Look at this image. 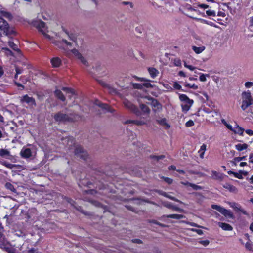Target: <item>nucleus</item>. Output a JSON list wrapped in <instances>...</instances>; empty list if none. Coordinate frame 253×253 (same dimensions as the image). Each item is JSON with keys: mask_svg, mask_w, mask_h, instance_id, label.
I'll return each instance as SVG.
<instances>
[{"mask_svg": "<svg viewBox=\"0 0 253 253\" xmlns=\"http://www.w3.org/2000/svg\"><path fill=\"white\" fill-rule=\"evenodd\" d=\"M68 108L65 110L58 111L52 115L54 121L58 123H65L66 122H72L78 121L81 119V116L74 112H67Z\"/></svg>", "mask_w": 253, "mask_h": 253, "instance_id": "obj_1", "label": "nucleus"}, {"mask_svg": "<svg viewBox=\"0 0 253 253\" xmlns=\"http://www.w3.org/2000/svg\"><path fill=\"white\" fill-rule=\"evenodd\" d=\"M16 35V32L10 27L8 22L1 16H0V39L5 36L8 38L12 39Z\"/></svg>", "mask_w": 253, "mask_h": 253, "instance_id": "obj_2", "label": "nucleus"}, {"mask_svg": "<svg viewBox=\"0 0 253 253\" xmlns=\"http://www.w3.org/2000/svg\"><path fill=\"white\" fill-rule=\"evenodd\" d=\"M241 97L242 100L241 108L245 111L248 107L253 104V98L249 91L243 92Z\"/></svg>", "mask_w": 253, "mask_h": 253, "instance_id": "obj_3", "label": "nucleus"}, {"mask_svg": "<svg viewBox=\"0 0 253 253\" xmlns=\"http://www.w3.org/2000/svg\"><path fill=\"white\" fill-rule=\"evenodd\" d=\"M32 24L34 27L38 29L39 31L41 32L46 38L49 39H51V36L47 34L48 30L44 22L40 20H38L33 21Z\"/></svg>", "mask_w": 253, "mask_h": 253, "instance_id": "obj_4", "label": "nucleus"}, {"mask_svg": "<svg viewBox=\"0 0 253 253\" xmlns=\"http://www.w3.org/2000/svg\"><path fill=\"white\" fill-rule=\"evenodd\" d=\"M211 208L213 209L216 210L226 217L231 219L234 218V216L232 212L220 206L217 205H212Z\"/></svg>", "mask_w": 253, "mask_h": 253, "instance_id": "obj_5", "label": "nucleus"}, {"mask_svg": "<svg viewBox=\"0 0 253 253\" xmlns=\"http://www.w3.org/2000/svg\"><path fill=\"white\" fill-rule=\"evenodd\" d=\"M123 104L124 106L131 111L133 113H134L137 116L141 115V113L138 108L133 104L131 102L127 100H125L123 102Z\"/></svg>", "mask_w": 253, "mask_h": 253, "instance_id": "obj_6", "label": "nucleus"}, {"mask_svg": "<svg viewBox=\"0 0 253 253\" xmlns=\"http://www.w3.org/2000/svg\"><path fill=\"white\" fill-rule=\"evenodd\" d=\"M75 154L77 157L83 159V160H86L88 157L87 152L81 146H77L76 147Z\"/></svg>", "mask_w": 253, "mask_h": 253, "instance_id": "obj_7", "label": "nucleus"}, {"mask_svg": "<svg viewBox=\"0 0 253 253\" xmlns=\"http://www.w3.org/2000/svg\"><path fill=\"white\" fill-rule=\"evenodd\" d=\"M71 52L83 64L86 66H88L87 60L82 56L77 49H73L72 50Z\"/></svg>", "mask_w": 253, "mask_h": 253, "instance_id": "obj_8", "label": "nucleus"}, {"mask_svg": "<svg viewBox=\"0 0 253 253\" xmlns=\"http://www.w3.org/2000/svg\"><path fill=\"white\" fill-rule=\"evenodd\" d=\"M145 98L151 101V105L154 108L153 109L154 111L162 109V105L157 100L149 96H145Z\"/></svg>", "mask_w": 253, "mask_h": 253, "instance_id": "obj_9", "label": "nucleus"}, {"mask_svg": "<svg viewBox=\"0 0 253 253\" xmlns=\"http://www.w3.org/2000/svg\"><path fill=\"white\" fill-rule=\"evenodd\" d=\"M21 102H25L30 105L36 106V103L34 98L29 97L28 95H25L21 99Z\"/></svg>", "mask_w": 253, "mask_h": 253, "instance_id": "obj_10", "label": "nucleus"}, {"mask_svg": "<svg viewBox=\"0 0 253 253\" xmlns=\"http://www.w3.org/2000/svg\"><path fill=\"white\" fill-rule=\"evenodd\" d=\"M20 154L22 158L28 159L32 156V152L30 148L23 147L21 150Z\"/></svg>", "mask_w": 253, "mask_h": 253, "instance_id": "obj_11", "label": "nucleus"}, {"mask_svg": "<svg viewBox=\"0 0 253 253\" xmlns=\"http://www.w3.org/2000/svg\"><path fill=\"white\" fill-rule=\"evenodd\" d=\"M231 207L234 209L236 211L241 212L243 214L248 215L247 212L242 208L241 206L236 203L233 202L230 203Z\"/></svg>", "mask_w": 253, "mask_h": 253, "instance_id": "obj_12", "label": "nucleus"}, {"mask_svg": "<svg viewBox=\"0 0 253 253\" xmlns=\"http://www.w3.org/2000/svg\"><path fill=\"white\" fill-rule=\"evenodd\" d=\"M8 39V42H4L2 40L0 39L1 42H3L4 44H5L6 43H7L8 45L9 46L10 48H11L13 50L17 51L19 52L20 50L18 48V46L16 44H15L11 40L12 39Z\"/></svg>", "mask_w": 253, "mask_h": 253, "instance_id": "obj_13", "label": "nucleus"}, {"mask_svg": "<svg viewBox=\"0 0 253 253\" xmlns=\"http://www.w3.org/2000/svg\"><path fill=\"white\" fill-rule=\"evenodd\" d=\"M218 225L221 228L222 230L225 231H232L233 230L232 226L226 223L219 222L218 223Z\"/></svg>", "mask_w": 253, "mask_h": 253, "instance_id": "obj_14", "label": "nucleus"}, {"mask_svg": "<svg viewBox=\"0 0 253 253\" xmlns=\"http://www.w3.org/2000/svg\"><path fill=\"white\" fill-rule=\"evenodd\" d=\"M223 187L229 190L230 192L236 194L238 192V189L234 186L228 183H226L223 185Z\"/></svg>", "mask_w": 253, "mask_h": 253, "instance_id": "obj_15", "label": "nucleus"}, {"mask_svg": "<svg viewBox=\"0 0 253 253\" xmlns=\"http://www.w3.org/2000/svg\"><path fill=\"white\" fill-rule=\"evenodd\" d=\"M130 123H133L137 126H142V125L146 124V123L144 121H139V120H128L124 123V124H128Z\"/></svg>", "mask_w": 253, "mask_h": 253, "instance_id": "obj_16", "label": "nucleus"}, {"mask_svg": "<svg viewBox=\"0 0 253 253\" xmlns=\"http://www.w3.org/2000/svg\"><path fill=\"white\" fill-rule=\"evenodd\" d=\"M51 63L53 67L57 68L60 66L61 64V60L58 57H54L51 60Z\"/></svg>", "mask_w": 253, "mask_h": 253, "instance_id": "obj_17", "label": "nucleus"}, {"mask_svg": "<svg viewBox=\"0 0 253 253\" xmlns=\"http://www.w3.org/2000/svg\"><path fill=\"white\" fill-rule=\"evenodd\" d=\"M139 107L142 110L143 114H149L150 113V108L145 104L143 103H140L139 105Z\"/></svg>", "mask_w": 253, "mask_h": 253, "instance_id": "obj_18", "label": "nucleus"}, {"mask_svg": "<svg viewBox=\"0 0 253 253\" xmlns=\"http://www.w3.org/2000/svg\"><path fill=\"white\" fill-rule=\"evenodd\" d=\"M157 122L164 127L165 128H169L170 127V126L167 123V120L166 119L163 118L160 120H157Z\"/></svg>", "mask_w": 253, "mask_h": 253, "instance_id": "obj_19", "label": "nucleus"}, {"mask_svg": "<svg viewBox=\"0 0 253 253\" xmlns=\"http://www.w3.org/2000/svg\"><path fill=\"white\" fill-rule=\"evenodd\" d=\"M55 96L62 101L66 100V98L60 90H56L54 92Z\"/></svg>", "mask_w": 253, "mask_h": 253, "instance_id": "obj_20", "label": "nucleus"}, {"mask_svg": "<svg viewBox=\"0 0 253 253\" xmlns=\"http://www.w3.org/2000/svg\"><path fill=\"white\" fill-rule=\"evenodd\" d=\"M185 104H182L181 105L182 109L183 111L187 112L190 108L191 106L192 105L193 102H185Z\"/></svg>", "mask_w": 253, "mask_h": 253, "instance_id": "obj_21", "label": "nucleus"}, {"mask_svg": "<svg viewBox=\"0 0 253 253\" xmlns=\"http://www.w3.org/2000/svg\"><path fill=\"white\" fill-rule=\"evenodd\" d=\"M148 71L152 78H155L159 74V71L154 68H149Z\"/></svg>", "mask_w": 253, "mask_h": 253, "instance_id": "obj_22", "label": "nucleus"}, {"mask_svg": "<svg viewBox=\"0 0 253 253\" xmlns=\"http://www.w3.org/2000/svg\"><path fill=\"white\" fill-rule=\"evenodd\" d=\"M248 145L246 143H239L235 145L236 149L239 151H241L242 150H246L248 148Z\"/></svg>", "mask_w": 253, "mask_h": 253, "instance_id": "obj_23", "label": "nucleus"}, {"mask_svg": "<svg viewBox=\"0 0 253 253\" xmlns=\"http://www.w3.org/2000/svg\"><path fill=\"white\" fill-rule=\"evenodd\" d=\"M192 48L196 54H200L205 49V47L204 46H202L200 47L193 46Z\"/></svg>", "mask_w": 253, "mask_h": 253, "instance_id": "obj_24", "label": "nucleus"}, {"mask_svg": "<svg viewBox=\"0 0 253 253\" xmlns=\"http://www.w3.org/2000/svg\"><path fill=\"white\" fill-rule=\"evenodd\" d=\"M231 131H233L235 133L239 134L240 135H243L244 129L241 127L237 126L234 128H233V130Z\"/></svg>", "mask_w": 253, "mask_h": 253, "instance_id": "obj_25", "label": "nucleus"}, {"mask_svg": "<svg viewBox=\"0 0 253 253\" xmlns=\"http://www.w3.org/2000/svg\"><path fill=\"white\" fill-rule=\"evenodd\" d=\"M179 99L181 101L185 102H193V100L189 99L185 94H180L179 95Z\"/></svg>", "mask_w": 253, "mask_h": 253, "instance_id": "obj_26", "label": "nucleus"}, {"mask_svg": "<svg viewBox=\"0 0 253 253\" xmlns=\"http://www.w3.org/2000/svg\"><path fill=\"white\" fill-rule=\"evenodd\" d=\"M168 218H173L176 219H180L185 217L183 215L177 214H169L166 216Z\"/></svg>", "mask_w": 253, "mask_h": 253, "instance_id": "obj_27", "label": "nucleus"}, {"mask_svg": "<svg viewBox=\"0 0 253 253\" xmlns=\"http://www.w3.org/2000/svg\"><path fill=\"white\" fill-rule=\"evenodd\" d=\"M10 152L6 149H1L0 150V156L7 158L10 156Z\"/></svg>", "mask_w": 253, "mask_h": 253, "instance_id": "obj_28", "label": "nucleus"}, {"mask_svg": "<svg viewBox=\"0 0 253 253\" xmlns=\"http://www.w3.org/2000/svg\"><path fill=\"white\" fill-rule=\"evenodd\" d=\"M212 173L213 179L218 180H221L222 179V175L220 173L215 171H212Z\"/></svg>", "mask_w": 253, "mask_h": 253, "instance_id": "obj_29", "label": "nucleus"}, {"mask_svg": "<svg viewBox=\"0 0 253 253\" xmlns=\"http://www.w3.org/2000/svg\"><path fill=\"white\" fill-rule=\"evenodd\" d=\"M2 238L0 239V247L5 250L9 246L8 242L6 241L2 240Z\"/></svg>", "mask_w": 253, "mask_h": 253, "instance_id": "obj_30", "label": "nucleus"}, {"mask_svg": "<svg viewBox=\"0 0 253 253\" xmlns=\"http://www.w3.org/2000/svg\"><path fill=\"white\" fill-rule=\"evenodd\" d=\"M206 150V145L203 144L200 148V150L199 151V153L200 154V157L201 158H203L204 157L205 151Z\"/></svg>", "mask_w": 253, "mask_h": 253, "instance_id": "obj_31", "label": "nucleus"}, {"mask_svg": "<svg viewBox=\"0 0 253 253\" xmlns=\"http://www.w3.org/2000/svg\"><path fill=\"white\" fill-rule=\"evenodd\" d=\"M5 186L7 189L10 190L12 192L14 193L16 192V189L14 188V186L11 183L7 182L5 184Z\"/></svg>", "mask_w": 253, "mask_h": 253, "instance_id": "obj_32", "label": "nucleus"}, {"mask_svg": "<svg viewBox=\"0 0 253 253\" xmlns=\"http://www.w3.org/2000/svg\"><path fill=\"white\" fill-rule=\"evenodd\" d=\"M245 248L249 251H253V247H252V243L250 240H249L248 241L245 245Z\"/></svg>", "mask_w": 253, "mask_h": 253, "instance_id": "obj_33", "label": "nucleus"}, {"mask_svg": "<svg viewBox=\"0 0 253 253\" xmlns=\"http://www.w3.org/2000/svg\"><path fill=\"white\" fill-rule=\"evenodd\" d=\"M184 86L186 87L189 88H192L193 89H197L198 88V86L195 84H191L187 83V82H185L184 83Z\"/></svg>", "mask_w": 253, "mask_h": 253, "instance_id": "obj_34", "label": "nucleus"}, {"mask_svg": "<svg viewBox=\"0 0 253 253\" xmlns=\"http://www.w3.org/2000/svg\"><path fill=\"white\" fill-rule=\"evenodd\" d=\"M62 90L66 92L67 93H70L72 95L75 94L74 90L70 88L63 87H62Z\"/></svg>", "mask_w": 253, "mask_h": 253, "instance_id": "obj_35", "label": "nucleus"}, {"mask_svg": "<svg viewBox=\"0 0 253 253\" xmlns=\"http://www.w3.org/2000/svg\"><path fill=\"white\" fill-rule=\"evenodd\" d=\"M0 14H1V16H2L6 18L10 19L12 18L11 14L8 12L4 11H1L0 12Z\"/></svg>", "mask_w": 253, "mask_h": 253, "instance_id": "obj_36", "label": "nucleus"}, {"mask_svg": "<svg viewBox=\"0 0 253 253\" xmlns=\"http://www.w3.org/2000/svg\"><path fill=\"white\" fill-rule=\"evenodd\" d=\"M106 87L107 88L109 93L111 94H116L117 93V91L115 88L109 85H107Z\"/></svg>", "mask_w": 253, "mask_h": 253, "instance_id": "obj_37", "label": "nucleus"}, {"mask_svg": "<svg viewBox=\"0 0 253 253\" xmlns=\"http://www.w3.org/2000/svg\"><path fill=\"white\" fill-rule=\"evenodd\" d=\"M187 184L189 186L192 187L193 189L196 190H201L202 189V187L201 186L196 185L195 184L191 183L188 182H187Z\"/></svg>", "mask_w": 253, "mask_h": 253, "instance_id": "obj_38", "label": "nucleus"}, {"mask_svg": "<svg viewBox=\"0 0 253 253\" xmlns=\"http://www.w3.org/2000/svg\"><path fill=\"white\" fill-rule=\"evenodd\" d=\"M97 105L103 109L107 110L108 111L111 112L109 109V106L106 104L98 103Z\"/></svg>", "mask_w": 253, "mask_h": 253, "instance_id": "obj_39", "label": "nucleus"}, {"mask_svg": "<svg viewBox=\"0 0 253 253\" xmlns=\"http://www.w3.org/2000/svg\"><path fill=\"white\" fill-rule=\"evenodd\" d=\"M194 194L195 195L196 198L199 202H201L203 201L204 197L201 193H198V192H196V193H194Z\"/></svg>", "mask_w": 253, "mask_h": 253, "instance_id": "obj_40", "label": "nucleus"}, {"mask_svg": "<svg viewBox=\"0 0 253 253\" xmlns=\"http://www.w3.org/2000/svg\"><path fill=\"white\" fill-rule=\"evenodd\" d=\"M246 159V156H243V157H236L234 159L232 162L234 164V165H236V162H240L242 160H244Z\"/></svg>", "mask_w": 253, "mask_h": 253, "instance_id": "obj_41", "label": "nucleus"}, {"mask_svg": "<svg viewBox=\"0 0 253 253\" xmlns=\"http://www.w3.org/2000/svg\"><path fill=\"white\" fill-rule=\"evenodd\" d=\"M93 69L95 70L94 72L91 71L92 73H97L98 74H99V72L101 69V67L100 64H98L95 65V67H93Z\"/></svg>", "mask_w": 253, "mask_h": 253, "instance_id": "obj_42", "label": "nucleus"}, {"mask_svg": "<svg viewBox=\"0 0 253 253\" xmlns=\"http://www.w3.org/2000/svg\"><path fill=\"white\" fill-rule=\"evenodd\" d=\"M165 197H167V198H168L169 199H171L172 200H173L174 201H176V202H179L180 203L183 204L182 202H181L180 200H179L178 199H176L175 197L171 196L168 194L167 193L166 194V196H165Z\"/></svg>", "mask_w": 253, "mask_h": 253, "instance_id": "obj_43", "label": "nucleus"}, {"mask_svg": "<svg viewBox=\"0 0 253 253\" xmlns=\"http://www.w3.org/2000/svg\"><path fill=\"white\" fill-rule=\"evenodd\" d=\"M121 4L123 5H128L131 9H133L134 7V4L131 2L123 1L121 2Z\"/></svg>", "mask_w": 253, "mask_h": 253, "instance_id": "obj_44", "label": "nucleus"}, {"mask_svg": "<svg viewBox=\"0 0 253 253\" xmlns=\"http://www.w3.org/2000/svg\"><path fill=\"white\" fill-rule=\"evenodd\" d=\"M221 122L225 125L227 127V128L229 129H230V130H233V128L232 127V126L228 124L226 122V121L224 120V119H222L221 120Z\"/></svg>", "mask_w": 253, "mask_h": 253, "instance_id": "obj_45", "label": "nucleus"}, {"mask_svg": "<svg viewBox=\"0 0 253 253\" xmlns=\"http://www.w3.org/2000/svg\"><path fill=\"white\" fill-rule=\"evenodd\" d=\"M91 203L94 205V206H96V207H103V208L104 209L105 208V207H103L102 206V205L99 203V202L98 201H91Z\"/></svg>", "mask_w": 253, "mask_h": 253, "instance_id": "obj_46", "label": "nucleus"}, {"mask_svg": "<svg viewBox=\"0 0 253 253\" xmlns=\"http://www.w3.org/2000/svg\"><path fill=\"white\" fill-rule=\"evenodd\" d=\"M66 33L68 35L69 39L75 42L76 40V37L72 34H69L67 32H66Z\"/></svg>", "mask_w": 253, "mask_h": 253, "instance_id": "obj_47", "label": "nucleus"}, {"mask_svg": "<svg viewBox=\"0 0 253 253\" xmlns=\"http://www.w3.org/2000/svg\"><path fill=\"white\" fill-rule=\"evenodd\" d=\"M163 205L165 207L169 209H172V208H173V205L170 203L164 202L163 203Z\"/></svg>", "mask_w": 253, "mask_h": 253, "instance_id": "obj_48", "label": "nucleus"}, {"mask_svg": "<svg viewBox=\"0 0 253 253\" xmlns=\"http://www.w3.org/2000/svg\"><path fill=\"white\" fill-rule=\"evenodd\" d=\"M5 250L8 253H16L15 252V250L13 248L10 247L9 246L6 248V249Z\"/></svg>", "mask_w": 253, "mask_h": 253, "instance_id": "obj_49", "label": "nucleus"}, {"mask_svg": "<svg viewBox=\"0 0 253 253\" xmlns=\"http://www.w3.org/2000/svg\"><path fill=\"white\" fill-rule=\"evenodd\" d=\"M199 243L204 246H207L209 244V241L208 240H200L199 241Z\"/></svg>", "mask_w": 253, "mask_h": 253, "instance_id": "obj_50", "label": "nucleus"}, {"mask_svg": "<svg viewBox=\"0 0 253 253\" xmlns=\"http://www.w3.org/2000/svg\"><path fill=\"white\" fill-rule=\"evenodd\" d=\"M151 158H152L153 159H155L157 160V161H159V160L162 159L165 157L164 155H160V156H151Z\"/></svg>", "mask_w": 253, "mask_h": 253, "instance_id": "obj_51", "label": "nucleus"}, {"mask_svg": "<svg viewBox=\"0 0 253 253\" xmlns=\"http://www.w3.org/2000/svg\"><path fill=\"white\" fill-rule=\"evenodd\" d=\"M206 13L208 16H215V12L214 11L208 10L206 11Z\"/></svg>", "mask_w": 253, "mask_h": 253, "instance_id": "obj_52", "label": "nucleus"}, {"mask_svg": "<svg viewBox=\"0 0 253 253\" xmlns=\"http://www.w3.org/2000/svg\"><path fill=\"white\" fill-rule=\"evenodd\" d=\"M253 85V82H247L245 83V86L247 88H250Z\"/></svg>", "mask_w": 253, "mask_h": 253, "instance_id": "obj_53", "label": "nucleus"}, {"mask_svg": "<svg viewBox=\"0 0 253 253\" xmlns=\"http://www.w3.org/2000/svg\"><path fill=\"white\" fill-rule=\"evenodd\" d=\"M68 142H67V144L69 146H72L73 144H74V143H75V141L74 140V139L73 138H68V140H67Z\"/></svg>", "mask_w": 253, "mask_h": 253, "instance_id": "obj_54", "label": "nucleus"}, {"mask_svg": "<svg viewBox=\"0 0 253 253\" xmlns=\"http://www.w3.org/2000/svg\"><path fill=\"white\" fill-rule=\"evenodd\" d=\"M194 125V122L192 120H189L185 124V126L186 127H190L193 126Z\"/></svg>", "mask_w": 253, "mask_h": 253, "instance_id": "obj_55", "label": "nucleus"}, {"mask_svg": "<svg viewBox=\"0 0 253 253\" xmlns=\"http://www.w3.org/2000/svg\"><path fill=\"white\" fill-rule=\"evenodd\" d=\"M61 42H64V43H65L67 46H68L69 47H72V43H71L70 42H68L66 39H62Z\"/></svg>", "mask_w": 253, "mask_h": 253, "instance_id": "obj_56", "label": "nucleus"}, {"mask_svg": "<svg viewBox=\"0 0 253 253\" xmlns=\"http://www.w3.org/2000/svg\"><path fill=\"white\" fill-rule=\"evenodd\" d=\"M234 175L235 177H236L240 179H242L243 178V176L241 175V174L240 171H239V172H235L234 173Z\"/></svg>", "mask_w": 253, "mask_h": 253, "instance_id": "obj_57", "label": "nucleus"}, {"mask_svg": "<svg viewBox=\"0 0 253 253\" xmlns=\"http://www.w3.org/2000/svg\"><path fill=\"white\" fill-rule=\"evenodd\" d=\"M173 87L175 88L176 89H181V86L177 82H174L173 85Z\"/></svg>", "mask_w": 253, "mask_h": 253, "instance_id": "obj_58", "label": "nucleus"}, {"mask_svg": "<svg viewBox=\"0 0 253 253\" xmlns=\"http://www.w3.org/2000/svg\"><path fill=\"white\" fill-rule=\"evenodd\" d=\"M191 230L193 232H196L199 235L203 234V231L202 230L193 228V229H191Z\"/></svg>", "mask_w": 253, "mask_h": 253, "instance_id": "obj_59", "label": "nucleus"}, {"mask_svg": "<svg viewBox=\"0 0 253 253\" xmlns=\"http://www.w3.org/2000/svg\"><path fill=\"white\" fill-rule=\"evenodd\" d=\"M189 225H190L192 226L200 228H205L203 226H200L198 225L197 224L194 223V222H190L188 223Z\"/></svg>", "mask_w": 253, "mask_h": 253, "instance_id": "obj_60", "label": "nucleus"}, {"mask_svg": "<svg viewBox=\"0 0 253 253\" xmlns=\"http://www.w3.org/2000/svg\"><path fill=\"white\" fill-rule=\"evenodd\" d=\"M184 65L186 68H188L189 70L191 71H193L195 69V67L191 65H187L186 62H184Z\"/></svg>", "mask_w": 253, "mask_h": 253, "instance_id": "obj_61", "label": "nucleus"}, {"mask_svg": "<svg viewBox=\"0 0 253 253\" xmlns=\"http://www.w3.org/2000/svg\"><path fill=\"white\" fill-rule=\"evenodd\" d=\"M164 180L166 182H167V183L170 184H171L172 183V181H173V180L170 178H168V177H165L164 178Z\"/></svg>", "mask_w": 253, "mask_h": 253, "instance_id": "obj_62", "label": "nucleus"}, {"mask_svg": "<svg viewBox=\"0 0 253 253\" xmlns=\"http://www.w3.org/2000/svg\"><path fill=\"white\" fill-rule=\"evenodd\" d=\"M135 31L138 34H141L142 32V28L141 27H136L135 28Z\"/></svg>", "mask_w": 253, "mask_h": 253, "instance_id": "obj_63", "label": "nucleus"}, {"mask_svg": "<svg viewBox=\"0 0 253 253\" xmlns=\"http://www.w3.org/2000/svg\"><path fill=\"white\" fill-rule=\"evenodd\" d=\"M37 249L35 248H31L28 251V253H37Z\"/></svg>", "mask_w": 253, "mask_h": 253, "instance_id": "obj_64", "label": "nucleus"}]
</instances>
